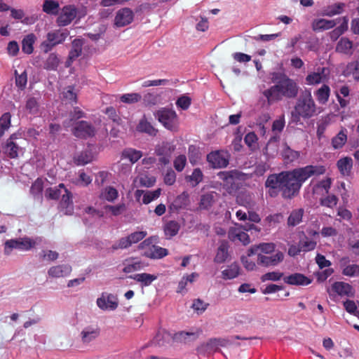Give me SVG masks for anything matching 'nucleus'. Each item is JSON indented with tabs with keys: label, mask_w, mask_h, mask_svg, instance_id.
I'll use <instances>...</instances> for the list:
<instances>
[{
	"label": "nucleus",
	"mask_w": 359,
	"mask_h": 359,
	"mask_svg": "<svg viewBox=\"0 0 359 359\" xmlns=\"http://www.w3.org/2000/svg\"><path fill=\"white\" fill-rule=\"evenodd\" d=\"M342 273L347 276H359V265H348L344 269Z\"/></svg>",
	"instance_id": "774afa93"
},
{
	"label": "nucleus",
	"mask_w": 359,
	"mask_h": 359,
	"mask_svg": "<svg viewBox=\"0 0 359 359\" xmlns=\"http://www.w3.org/2000/svg\"><path fill=\"white\" fill-rule=\"evenodd\" d=\"M207 161L213 168H224L229 164L226 155L218 151L210 153L207 156Z\"/></svg>",
	"instance_id": "ddd939ff"
},
{
	"label": "nucleus",
	"mask_w": 359,
	"mask_h": 359,
	"mask_svg": "<svg viewBox=\"0 0 359 359\" xmlns=\"http://www.w3.org/2000/svg\"><path fill=\"white\" fill-rule=\"evenodd\" d=\"M73 134L76 137L86 139L95 135V129L90 123L80 121L76 123L73 129Z\"/></svg>",
	"instance_id": "1a4fd4ad"
},
{
	"label": "nucleus",
	"mask_w": 359,
	"mask_h": 359,
	"mask_svg": "<svg viewBox=\"0 0 359 359\" xmlns=\"http://www.w3.org/2000/svg\"><path fill=\"white\" fill-rule=\"evenodd\" d=\"M270 75L274 85L263 91L269 105L281 100L283 97L291 99L297 97L299 86L294 80L284 72H273Z\"/></svg>",
	"instance_id": "f03ea898"
},
{
	"label": "nucleus",
	"mask_w": 359,
	"mask_h": 359,
	"mask_svg": "<svg viewBox=\"0 0 359 359\" xmlns=\"http://www.w3.org/2000/svg\"><path fill=\"white\" fill-rule=\"evenodd\" d=\"M217 177L223 182L224 187H226L227 189L233 188L236 177V172L233 170L221 171L218 172Z\"/></svg>",
	"instance_id": "c85d7f7f"
},
{
	"label": "nucleus",
	"mask_w": 359,
	"mask_h": 359,
	"mask_svg": "<svg viewBox=\"0 0 359 359\" xmlns=\"http://www.w3.org/2000/svg\"><path fill=\"white\" fill-rule=\"evenodd\" d=\"M43 181L41 179H36L34 182L32 184L30 188V192L34 196H38L41 195L43 191Z\"/></svg>",
	"instance_id": "e2e57ef3"
},
{
	"label": "nucleus",
	"mask_w": 359,
	"mask_h": 359,
	"mask_svg": "<svg viewBox=\"0 0 359 359\" xmlns=\"http://www.w3.org/2000/svg\"><path fill=\"white\" fill-rule=\"evenodd\" d=\"M275 248L276 245L273 243H262L258 245L251 247L248 250V255L251 256L257 253L258 254V252H260L261 254L269 255L272 253L275 250Z\"/></svg>",
	"instance_id": "aec40b11"
},
{
	"label": "nucleus",
	"mask_w": 359,
	"mask_h": 359,
	"mask_svg": "<svg viewBox=\"0 0 359 359\" xmlns=\"http://www.w3.org/2000/svg\"><path fill=\"white\" fill-rule=\"evenodd\" d=\"M352 166L353 160L350 157H345L337 161V167L343 175H350Z\"/></svg>",
	"instance_id": "72a5a7b5"
},
{
	"label": "nucleus",
	"mask_w": 359,
	"mask_h": 359,
	"mask_svg": "<svg viewBox=\"0 0 359 359\" xmlns=\"http://www.w3.org/2000/svg\"><path fill=\"white\" fill-rule=\"evenodd\" d=\"M36 36L34 34H29L24 37L22 41V50L26 54H31L34 50V43Z\"/></svg>",
	"instance_id": "4c0bfd02"
},
{
	"label": "nucleus",
	"mask_w": 359,
	"mask_h": 359,
	"mask_svg": "<svg viewBox=\"0 0 359 359\" xmlns=\"http://www.w3.org/2000/svg\"><path fill=\"white\" fill-rule=\"evenodd\" d=\"M315 95L320 104H325L329 100L330 95V88L327 85L323 84L316 91Z\"/></svg>",
	"instance_id": "e433bc0d"
},
{
	"label": "nucleus",
	"mask_w": 359,
	"mask_h": 359,
	"mask_svg": "<svg viewBox=\"0 0 359 359\" xmlns=\"http://www.w3.org/2000/svg\"><path fill=\"white\" fill-rule=\"evenodd\" d=\"M128 278L140 283L142 287L149 286L151 285L153 281L157 279V276L156 275L147 273L130 275Z\"/></svg>",
	"instance_id": "412c9836"
},
{
	"label": "nucleus",
	"mask_w": 359,
	"mask_h": 359,
	"mask_svg": "<svg viewBox=\"0 0 359 359\" xmlns=\"http://www.w3.org/2000/svg\"><path fill=\"white\" fill-rule=\"evenodd\" d=\"M304 213V210L303 208H298L293 210L288 218H287V225L288 226H295L300 224L302 221V217Z\"/></svg>",
	"instance_id": "2f4dec72"
},
{
	"label": "nucleus",
	"mask_w": 359,
	"mask_h": 359,
	"mask_svg": "<svg viewBox=\"0 0 359 359\" xmlns=\"http://www.w3.org/2000/svg\"><path fill=\"white\" fill-rule=\"evenodd\" d=\"M83 45V41L80 39H75L72 43V49L69 53L70 59L78 58L82 53V47Z\"/></svg>",
	"instance_id": "ea45409f"
},
{
	"label": "nucleus",
	"mask_w": 359,
	"mask_h": 359,
	"mask_svg": "<svg viewBox=\"0 0 359 359\" xmlns=\"http://www.w3.org/2000/svg\"><path fill=\"white\" fill-rule=\"evenodd\" d=\"M60 62V59L55 53H50L44 63V69L50 71L56 70Z\"/></svg>",
	"instance_id": "de8ad7c7"
},
{
	"label": "nucleus",
	"mask_w": 359,
	"mask_h": 359,
	"mask_svg": "<svg viewBox=\"0 0 359 359\" xmlns=\"http://www.w3.org/2000/svg\"><path fill=\"white\" fill-rule=\"evenodd\" d=\"M93 159V155L90 150L86 149L74 157V162L77 165H83L90 163Z\"/></svg>",
	"instance_id": "58836bf2"
},
{
	"label": "nucleus",
	"mask_w": 359,
	"mask_h": 359,
	"mask_svg": "<svg viewBox=\"0 0 359 359\" xmlns=\"http://www.w3.org/2000/svg\"><path fill=\"white\" fill-rule=\"evenodd\" d=\"M11 118V115L8 112L4 113L0 118V137L10 128Z\"/></svg>",
	"instance_id": "603ef678"
},
{
	"label": "nucleus",
	"mask_w": 359,
	"mask_h": 359,
	"mask_svg": "<svg viewBox=\"0 0 359 359\" xmlns=\"http://www.w3.org/2000/svg\"><path fill=\"white\" fill-rule=\"evenodd\" d=\"M155 117L168 130L171 131H176L177 130L178 117L174 110L161 108L155 113Z\"/></svg>",
	"instance_id": "423d86ee"
},
{
	"label": "nucleus",
	"mask_w": 359,
	"mask_h": 359,
	"mask_svg": "<svg viewBox=\"0 0 359 359\" xmlns=\"http://www.w3.org/2000/svg\"><path fill=\"white\" fill-rule=\"evenodd\" d=\"M229 245L228 241H222L216 252L214 262L217 264L224 263L229 257Z\"/></svg>",
	"instance_id": "f3484780"
},
{
	"label": "nucleus",
	"mask_w": 359,
	"mask_h": 359,
	"mask_svg": "<svg viewBox=\"0 0 359 359\" xmlns=\"http://www.w3.org/2000/svg\"><path fill=\"white\" fill-rule=\"evenodd\" d=\"M142 156V151L131 148L126 149L122 152V157L129 159L131 163H135Z\"/></svg>",
	"instance_id": "37998d69"
},
{
	"label": "nucleus",
	"mask_w": 359,
	"mask_h": 359,
	"mask_svg": "<svg viewBox=\"0 0 359 359\" xmlns=\"http://www.w3.org/2000/svg\"><path fill=\"white\" fill-rule=\"evenodd\" d=\"M203 175L200 168H195L191 175L187 177L192 187L197 186L203 180Z\"/></svg>",
	"instance_id": "6e6d98bb"
},
{
	"label": "nucleus",
	"mask_w": 359,
	"mask_h": 359,
	"mask_svg": "<svg viewBox=\"0 0 359 359\" xmlns=\"http://www.w3.org/2000/svg\"><path fill=\"white\" fill-rule=\"evenodd\" d=\"M15 75L16 86L22 90L24 89L27 83V74L26 71L25 70L22 73L18 74L17 70H15Z\"/></svg>",
	"instance_id": "bf43d9fd"
},
{
	"label": "nucleus",
	"mask_w": 359,
	"mask_h": 359,
	"mask_svg": "<svg viewBox=\"0 0 359 359\" xmlns=\"http://www.w3.org/2000/svg\"><path fill=\"white\" fill-rule=\"evenodd\" d=\"M336 24L337 22L334 20L316 19L312 22V29L315 32L324 31L333 28Z\"/></svg>",
	"instance_id": "393cba45"
},
{
	"label": "nucleus",
	"mask_w": 359,
	"mask_h": 359,
	"mask_svg": "<svg viewBox=\"0 0 359 359\" xmlns=\"http://www.w3.org/2000/svg\"><path fill=\"white\" fill-rule=\"evenodd\" d=\"M353 41L347 37H341L336 46V51L347 55L353 54Z\"/></svg>",
	"instance_id": "a878e982"
},
{
	"label": "nucleus",
	"mask_w": 359,
	"mask_h": 359,
	"mask_svg": "<svg viewBox=\"0 0 359 359\" xmlns=\"http://www.w3.org/2000/svg\"><path fill=\"white\" fill-rule=\"evenodd\" d=\"M161 189H157L152 191L146 192L142 198V202L144 204H149L152 201L158 198L161 194Z\"/></svg>",
	"instance_id": "680f3d73"
},
{
	"label": "nucleus",
	"mask_w": 359,
	"mask_h": 359,
	"mask_svg": "<svg viewBox=\"0 0 359 359\" xmlns=\"http://www.w3.org/2000/svg\"><path fill=\"white\" fill-rule=\"evenodd\" d=\"M316 112V104L311 93L302 96L297 102L294 110L292 111V121L297 123L300 118H307L311 117Z\"/></svg>",
	"instance_id": "7ed1b4c3"
},
{
	"label": "nucleus",
	"mask_w": 359,
	"mask_h": 359,
	"mask_svg": "<svg viewBox=\"0 0 359 359\" xmlns=\"http://www.w3.org/2000/svg\"><path fill=\"white\" fill-rule=\"evenodd\" d=\"M344 306L346 311L350 314L359 317V311L357 309V306L354 301L347 299L344 302Z\"/></svg>",
	"instance_id": "338daca9"
},
{
	"label": "nucleus",
	"mask_w": 359,
	"mask_h": 359,
	"mask_svg": "<svg viewBox=\"0 0 359 359\" xmlns=\"http://www.w3.org/2000/svg\"><path fill=\"white\" fill-rule=\"evenodd\" d=\"M137 129L140 132L146 133L152 136H155L157 133V130L151 126V124L144 119H142L140 121Z\"/></svg>",
	"instance_id": "09e8293b"
},
{
	"label": "nucleus",
	"mask_w": 359,
	"mask_h": 359,
	"mask_svg": "<svg viewBox=\"0 0 359 359\" xmlns=\"http://www.w3.org/2000/svg\"><path fill=\"white\" fill-rule=\"evenodd\" d=\"M134 18V13L129 8H123L118 10L114 18V25L122 27L130 24Z\"/></svg>",
	"instance_id": "f8f14e48"
},
{
	"label": "nucleus",
	"mask_w": 359,
	"mask_h": 359,
	"mask_svg": "<svg viewBox=\"0 0 359 359\" xmlns=\"http://www.w3.org/2000/svg\"><path fill=\"white\" fill-rule=\"evenodd\" d=\"M168 255V250L158 245H152L144 252V255L150 259H162Z\"/></svg>",
	"instance_id": "b1692460"
},
{
	"label": "nucleus",
	"mask_w": 359,
	"mask_h": 359,
	"mask_svg": "<svg viewBox=\"0 0 359 359\" xmlns=\"http://www.w3.org/2000/svg\"><path fill=\"white\" fill-rule=\"evenodd\" d=\"M100 329L94 327H86L81 332V341L83 344H89L100 335Z\"/></svg>",
	"instance_id": "5701e85b"
},
{
	"label": "nucleus",
	"mask_w": 359,
	"mask_h": 359,
	"mask_svg": "<svg viewBox=\"0 0 359 359\" xmlns=\"http://www.w3.org/2000/svg\"><path fill=\"white\" fill-rule=\"evenodd\" d=\"M76 16V9L74 6H66L62 8V13L57 18V24L60 26H66Z\"/></svg>",
	"instance_id": "4468645a"
},
{
	"label": "nucleus",
	"mask_w": 359,
	"mask_h": 359,
	"mask_svg": "<svg viewBox=\"0 0 359 359\" xmlns=\"http://www.w3.org/2000/svg\"><path fill=\"white\" fill-rule=\"evenodd\" d=\"M189 203V194L184 191L175 198L169 205V210L172 212H178L180 210L186 208Z\"/></svg>",
	"instance_id": "dca6fc26"
},
{
	"label": "nucleus",
	"mask_w": 359,
	"mask_h": 359,
	"mask_svg": "<svg viewBox=\"0 0 359 359\" xmlns=\"http://www.w3.org/2000/svg\"><path fill=\"white\" fill-rule=\"evenodd\" d=\"M282 156L286 163H288L298 159L299 157V153L292 149L290 147L285 144L282 151Z\"/></svg>",
	"instance_id": "79ce46f5"
},
{
	"label": "nucleus",
	"mask_w": 359,
	"mask_h": 359,
	"mask_svg": "<svg viewBox=\"0 0 359 359\" xmlns=\"http://www.w3.org/2000/svg\"><path fill=\"white\" fill-rule=\"evenodd\" d=\"M39 105L35 97H29L26 102V109L32 114L39 112Z\"/></svg>",
	"instance_id": "052dcab7"
},
{
	"label": "nucleus",
	"mask_w": 359,
	"mask_h": 359,
	"mask_svg": "<svg viewBox=\"0 0 359 359\" xmlns=\"http://www.w3.org/2000/svg\"><path fill=\"white\" fill-rule=\"evenodd\" d=\"M215 192H209L201 196L199 203V208L201 210L210 209L215 202Z\"/></svg>",
	"instance_id": "7c9ffc66"
},
{
	"label": "nucleus",
	"mask_w": 359,
	"mask_h": 359,
	"mask_svg": "<svg viewBox=\"0 0 359 359\" xmlns=\"http://www.w3.org/2000/svg\"><path fill=\"white\" fill-rule=\"evenodd\" d=\"M59 11V3L55 0H45L43 4V11L50 15H57Z\"/></svg>",
	"instance_id": "a18cd8bd"
},
{
	"label": "nucleus",
	"mask_w": 359,
	"mask_h": 359,
	"mask_svg": "<svg viewBox=\"0 0 359 359\" xmlns=\"http://www.w3.org/2000/svg\"><path fill=\"white\" fill-rule=\"evenodd\" d=\"M298 243L300 246L302 252H307L314 250L317 245L316 241L309 239L306 237L305 239H301Z\"/></svg>",
	"instance_id": "864d4df0"
},
{
	"label": "nucleus",
	"mask_w": 359,
	"mask_h": 359,
	"mask_svg": "<svg viewBox=\"0 0 359 359\" xmlns=\"http://www.w3.org/2000/svg\"><path fill=\"white\" fill-rule=\"evenodd\" d=\"M346 72L347 75H352L355 79L359 77V62L354 61L348 63L346 66Z\"/></svg>",
	"instance_id": "13d9d810"
},
{
	"label": "nucleus",
	"mask_w": 359,
	"mask_h": 359,
	"mask_svg": "<svg viewBox=\"0 0 359 359\" xmlns=\"http://www.w3.org/2000/svg\"><path fill=\"white\" fill-rule=\"evenodd\" d=\"M105 210L110 211L114 216H118L126 211V206L124 203L117 205H108L105 206Z\"/></svg>",
	"instance_id": "69168bd1"
},
{
	"label": "nucleus",
	"mask_w": 359,
	"mask_h": 359,
	"mask_svg": "<svg viewBox=\"0 0 359 359\" xmlns=\"http://www.w3.org/2000/svg\"><path fill=\"white\" fill-rule=\"evenodd\" d=\"M229 238L233 242L240 241L244 245L249 244L250 242L248 234L240 229H231L229 233Z\"/></svg>",
	"instance_id": "bb28decb"
},
{
	"label": "nucleus",
	"mask_w": 359,
	"mask_h": 359,
	"mask_svg": "<svg viewBox=\"0 0 359 359\" xmlns=\"http://www.w3.org/2000/svg\"><path fill=\"white\" fill-rule=\"evenodd\" d=\"M326 68H318L316 72L309 74L306 77V81L308 85H316L323 81L325 78Z\"/></svg>",
	"instance_id": "cd10ccee"
},
{
	"label": "nucleus",
	"mask_w": 359,
	"mask_h": 359,
	"mask_svg": "<svg viewBox=\"0 0 359 359\" xmlns=\"http://www.w3.org/2000/svg\"><path fill=\"white\" fill-rule=\"evenodd\" d=\"M62 94L63 100L69 102V103H76L77 95L74 91L73 86H69L65 88Z\"/></svg>",
	"instance_id": "3c124183"
},
{
	"label": "nucleus",
	"mask_w": 359,
	"mask_h": 359,
	"mask_svg": "<svg viewBox=\"0 0 359 359\" xmlns=\"http://www.w3.org/2000/svg\"><path fill=\"white\" fill-rule=\"evenodd\" d=\"M97 306L102 310L114 311L118 305V298L113 294L103 292L101 297L97 299Z\"/></svg>",
	"instance_id": "9d476101"
},
{
	"label": "nucleus",
	"mask_w": 359,
	"mask_h": 359,
	"mask_svg": "<svg viewBox=\"0 0 359 359\" xmlns=\"http://www.w3.org/2000/svg\"><path fill=\"white\" fill-rule=\"evenodd\" d=\"M325 172V168L323 165H309L271 174L264 183L266 194L271 198H276L280 194L283 199L291 200L299 194L303 184L309 178L323 175Z\"/></svg>",
	"instance_id": "f257e3e1"
},
{
	"label": "nucleus",
	"mask_w": 359,
	"mask_h": 359,
	"mask_svg": "<svg viewBox=\"0 0 359 359\" xmlns=\"http://www.w3.org/2000/svg\"><path fill=\"white\" fill-rule=\"evenodd\" d=\"M123 271L126 273L142 270L147 266L144 262L135 257L126 259L123 262Z\"/></svg>",
	"instance_id": "2eb2a0df"
},
{
	"label": "nucleus",
	"mask_w": 359,
	"mask_h": 359,
	"mask_svg": "<svg viewBox=\"0 0 359 359\" xmlns=\"http://www.w3.org/2000/svg\"><path fill=\"white\" fill-rule=\"evenodd\" d=\"M198 337V332L181 331L175 333L173 339L179 342L187 343L196 340Z\"/></svg>",
	"instance_id": "473e14b6"
},
{
	"label": "nucleus",
	"mask_w": 359,
	"mask_h": 359,
	"mask_svg": "<svg viewBox=\"0 0 359 359\" xmlns=\"http://www.w3.org/2000/svg\"><path fill=\"white\" fill-rule=\"evenodd\" d=\"M239 266L237 264H232L227 269L222 271V278L231 280L236 278L239 275Z\"/></svg>",
	"instance_id": "a19ab883"
},
{
	"label": "nucleus",
	"mask_w": 359,
	"mask_h": 359,
	"mask_svg": "<svg viewBox=\"0 0 359 359\" xmlns=\"http://www.w3.org/2000/svg\"><path fill=\"white\" fill-rule=\"evenodd\" d=\"M72 267L69 264H61L50 267L48 271V274L52 278H62L70 274Z\"/></svg>",
	"instance_id": "a211bd4d"
},
{
	"label": "nucleus",
	"mask_w": 359,
	"mask_h": 359,
	"mask_svg": "<svg viewBox=\"0 0 359 359\" xmlns=\"http://www.w3.org/2000/svg\"><path fill=\"white\" fill-rule=\"evenodd\" d=\"M17 138L16 134L11 135L2 147L3 152L11 158H15L24 153V149L14 141Z\"/></svg>",
	"instance_id": "6e6552de"
},
{
	"label": "nucleus",
	"mask_w": 359,
	"mask_h": 359,
	"mask_svg": "<svg viewBox=\"0 0 359 359\" xmlns=\"http://www.w3.org/2000/svg\"><path fill=\"white\" fill-rule=\"evenodd\" d=\"M346 4L342 2L335 3L325 7L321 13L323 16L332 17L344 11Z\"/></svg>",
	"instance_id": "4be33fe9"
},
{
	"label": "nucleus",
	"mask_w": 359,
	"mask_h": 359,
	"mask_svg": "<svg viewBox=\"0 0 359 359\" xmlns=\"http://www.w3.org/2000/svg\"><path fill=\"white\" fill-rule=\"evenodd\" d=\"M283 259L284 254L280 251L276 252L273 255L258 253L257 264L265 267L276 266L282 262Z\"/></svg>",
	"instance_id": "9b49d317"
},
{
	"label": "nucleus",
	"mask_w": 359,
	"mask_h": 359,
	"mask_svg": "<svg viewBox=\"0 0 359 359\" xmlns=\"http://www.w3.org/2000/svg\"><path fill=\"white\" fill-rule=\"evenodd\" d=\"M147 235V231H140L133 232L126 237L121 238L118 241L115 242L111 247L112 252L117 250L127 249L133 244L137 243L143 240Z\"/></svg>",
	"instance_id": "0eeeda50"
},
{
	"label": "nucleus",
	"mask_w": 359,
	"mask_h": 359,
	"mask_svg": "<svg viewBox=\"0 0 359 359\" xmlns=\"http://www.w3.org/2000/svg\"><path fill=\"white\" fill-rule=\"evenodd\" d=\"M43 238L40 236L30 238L24 236L22 238L9 239L4 243V252L6 255H10L13 250L16 249L20 251H29L36 245H40Z\"/></svg>",
	"instance_id": "20e7f679"
},
{
	"label": "nucleus",
	"mask_w": 359,
	"mask_h": 359,
	"mask_svg": "<svg viewBox=\"0 0 359 359\" xmlns=\"http://www.w3.org/2000/svg\"><path fill=\"white\" fill-rule=\"evenodd\" d=\"M65 188V184L62 183L60 184L58 186L48 188L45 191V196L48 199L57 200L61 196Z\"/></svg>",
	"instance_id": "c9c22d12"
},
{
	"label": "nucleus",
	"mask_w": 359,
	"mask_h": 359,
	"mask_svg": "<svg viewBox=\"0 0 359 359\" xmlns=\"http://www.w3.org/2000/svg\"><path fill=\"white\" fill-rule=\"evenodd\" d=\"M41 260L55 261L59 257V254L56 251L43 250L39 255Z\"/></svg>",
	"instance_id": "4d7b16f0"
},
{
	"label": "nucleus",
	"mask_w": 359,
	"mask_h": 359,
	"mask_svg": "<svg viewBox=\"0 0 359 359\" xmlns=\"http://www.w3.org/2000/svg\"><path fill=\"white\" fill-rule=\"evenodd\" d=\"M69 35V32L66 29L49 32L46 34V40L41 43V48L44 53H47L56 46L62 43Z\"/></svg>",
	"instance_id": "39448f33"
},
{
	"label": "nucleus",
	"mask_w": 359,
	"mask_h": 359,
	"mask_svg": "<svg viewBox=\"0 0 359 359\" xmlns=\"http://www.w3.org/2000/svg\"><path fill=\"white\" fill-rule=\"evenodd\" d=\"M347 140V135L346 130H341L339 133L332 138V147L335 149L341 148Z\"/></svg>",
	"instance_id": "49530a36"
},
{
	"label": "nucleus",
	"mask_w": 359,
	"mask_h": 359,
	"mask_svg": "<svg viewBox=\"0 0 359 359\" xmlns=\"http://www.w3.org/2000/svg\"><path fill=\"white\" fill-rule=\"evenodd\" d=\"M257 137L254 132L246 134L244 138L245 143L252 149L254 150L257 147Z\"/></svg>",
	"instance_id": "0e129e2a"
},
{
	"label": "nucleus",
	"mask_w": 359,
	"mask_h": 359,
	"mask_svg": "<svg viewBox=\"0 0 359 359\" xmlns=\"http://www.w3.org/2000/svg\"><path fill=\"white\" fill-rule=\"evenodd\" d=\"M170 336L165 332H158L156 335L154 337L152 343L158 346H165V344L169 341Z\"/></svg>",
	"instance_id": "5fc2aeb1"
},
{
	"label": "nucleus",
	"mask_w": 359,
	"mask_h": 359,
	"mask_svg": "<svg viewBox=\"0 0 359 359\" xmlns=\"http://www.w3.org/2000/svg\"><path fill=\"white\" fill-rule=\"evenodd\" d=\"M61 196L62 199L60 203V206L62 208L67 209L65 212L66 214H71L73 204L72 193L67 188H65Z\"/></svg>",
	"instance_id": "f704fd0d"
},
{
	"label": "nucleus",
	"mask_w": 359,
	"mask_h": 359,
	"mask_svg": "<svg viewBox=\"0 0 359 359\" xmlns=\"http://www.w3.org/2000/svg\"><path fill=\"white\" fill-rule=\"evenodd\" d=\"M284 282L292 285H308L311 280L302 273H295L283 278Z\"/></svg>",
	"instance_id": "6ab92c4d"
},
{
	"label": "nucleus",
	"mask_w": 359,
	"mask_h": 359,
	"mask_svg": "<svg viewBox=\"0 0 359 359\" xmlns=\"http://www.w3.org/2000/svg\"><path fill=\"white\" fill-rule=\"evenodd\" d=\"M119 99L122 102L130 104L140 102L142 96L137 93H126L121 95Z\"/></svg>",
	"instance_id": "8fccbe9b"
},
{
	"label": "nucleus",
	"mask_w": 359,
	"mask_h": 359,
	"mask_svg": "<svg viewBox=\"0 0 359 359\" xmlns=\"http://www.w3.org/2000/svg\"><path fill=\"white\" fill-rule=\"evenodd\" d=\"M332 288L334 292L340 296H351L352 294V287L346 283L335 282Z\"/></svg>",
	"instance_id": "c756f323"
},
{
	"label": "nucleus",
	"mask_w": 359,
	"mask_h": 359,
	"mask_svg": "<svg viewBox=\"0 0 359 359\" xmlns=\"http://www.w3.org/2000/svg\"><path fill=\"white\" fill-rule=\"evenodd\" d=\"M180 228V225L177 221H169L164 226L165 234L166 236L172 238L177 234Z\"/></svg>",
	"instance_id": "c03bdc74"
}]
</instances>
